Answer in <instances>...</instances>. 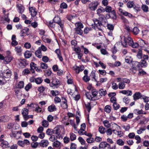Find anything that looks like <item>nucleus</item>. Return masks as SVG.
<instances>
[{"instance_id":"680f3d73","label":"nucleus","mask_w":149,"mask_h":149,"mask_svg":"<svg viewBox=\"0 0 149 149\" xmlns=\"http://www.w3.org/2000/svg\"><path fill=\"white\" fill-rule=\"evenodd\" d=\"M112 8L111 6H107L104 9V12L106 11L107 13H110L111 11Z\"/></svg>"},{"instance_id":"864d4df0","label":"nucleus","mask_w":149,"mask_h":149,"mask_svg":"<svg viewBox=\"0 0 149 149\" xmlns=\"http://www.w3.org/2000/svg\"><path fill=\"white\" fill-rule=\"evenodd\" d=\"M38 146H39V143L37 142H33L31 144V147L34 148H36Z\"/></svg>"},{"instance_id":"79ce46f5","label":"nucleus","mask_w":149,"mask_h":149,"mask_svg":"<svg viewBox=\"0 0 149 149\" xmlns=\"http://www.w3.org/2000/svg\"><path fill=\"white\" fill-rule=\"evenodd\" d=\"M68 5L65 2H62L60 5V8L61 9H66L68 8Z\"/></svg>"},{"instance_id":"5701e85b","label":"nucleus","mask_w":149,"mask_h":149,"mask_svg":"<svg viewBox=\"0 0 149 149\" xmlns=\"http://www.w3.org/2000/svg\"><path fill=\"white\" fill-rule=\"evenodd\" d=\"M128 92H129V94L127 95V96H131L132 95V91L129 90L121 91H120L119 93L126 95L127 94V93Z\"/></svg>"},{"instance_id":"7c9ffc66","label":"nucleus","mask_w":149,"mask_h":149,"mask_svg":"<svg viewBox=\"0 0 149 149\" xmlns=\"http://www.w3.org/2000/svg\"><path fill=\"white\" fill-rule=\"evenodd\" d=\"M99 131L101 134H104L106 132V129L102 126H100L98 129Z\"/></svg>"},{"instance_id":"bb28decb","label":"nucleus","mask_w":149,"mask_h":149,"mask_svg":"<svg viewBox=\"0 0 149 149\" xmlns=\"http://www.w3.org/2000/svg\"><path fill=\"white\" fill-rule=\"evenodd\" d=\"M29 31V29L26 27L21 30V33L22 34L26 33L27 35H28L29 34V33H28Z\"/></svg>"},{"instance_id":"5fc2aeb1","label":"nucleus","mask_w":149,"mask_h":149,"mask_svg":"<svg viewBox=\"0 0 149 149\" xmlns=\"http://www.w3.org/2000/svg\"><path fill=\"white\" fill-rule=\"evenodd\" d=\"M42 125L44 127H47L49 125V123L47 120H44L42 121Z\"/></svg>"},{"instance_id":"72a5a7b5","label":"nucleus","mask_w":149,"mask_h":149,"mask_svg":"<svg viewBox=\"0 0 149 149\" xmlns=\"http://www.w3.org/2000/svg\"><path fill=\"white\" fill-rule=\"evenodd\" d=\"M104 110L107 113H109L111 110V107L109 105H107L105 107Z\"/></svg>"},{"instance_id":"aec40b11","label":"nucleus","mask_w":149,"mask_h":149,"mask_svg":"<svg viewBox=\"0 0 149 149\" xmlns=\"http://www.w3.org/2000/svg\"><path fill=\"white\" fill-rule=\"evenodd\" d=\"M24 55L26 58H28L31 56L32 53L30 51L27 50L24 52Z\"/></svg>"},{"instance_id":"7ed1b4c3","label":"nucleus","mask_w":149,"mask_h":149,"mask_svg":"<svg viewBox=\"0 0 149 149\" xmlns=\"http://www.w3.org/2000/svg\"><path fill=\"white\" fill-rule=\"evenodd\" d=\"M100 3L97 1H94L91 2L88 5L89 9L92 11H95L97 8Z\"/></svg>"},{"instance_id":"f3484780","label":"nucleus","mask_w":149,"mask_h":149,"mask_svg":"<svg viewBox=\"0 0 149 149\" xmlns=\"http://www.w3.org/2000/svg\"><path fill=\"white\" fill-rule=\"evenodd\" d=\"M57 109L54 104H52L49 106L48 108V110L50 112H52L56 110Z\"/></svg>"},{"instance_id":"69168bd1","label":"nucleus","mask_w":149,"mask_h":149,"mask_svg":"<svg viewBox=\"0 0 149 149\" xmlns=\"http://www.w3.org/2000/svg\"><path fill=\"white\" fill-rule=\"evenodd\" d=\"M79 141L82 145H84L85 143V141L84 139L81 137H79L78 139Z\"/></svg>"},{"instance_id":"052dcab7","label":"nucleus","mask_w":149,"mask_h":149,"mask_svg":"<svg viewBox=\"0 0 149 149\" xmlns=\"http://www.w3.org/2000/svg\"><path fill=\"white\" fill-rule=\"evenodd\" d=\"M22 73L24 75H27L30 73V71L28 68H26L23 71Z\"/></svg>"},{"instance_id":"de8ad7c7","label":"nucleus","mask_w":149,"mask_h":149,"mask_svg":"<svg viewBox=\"0 0 149 149\" xmlns=\"http://www.w3.org/2000/svg\"><path fill=\"white\" fill-rule=\"evenodd\" d=\"M113 107L115 110H117L120 107V106L119 104L116 103V102H114L113 104Z\"/></svg>"},{"instance_id":"f03ea898","label":"nucleus","mask_w":149,"mask_h":149,"mask_svg":"<svg viewBox=\"0 0 149 149\" xmlns=\"http://www.w3.org/2000/svg\"><path fill=\"white\" fill-rule=\"evenodd\" d=\"M133 42V40L131 37L129 36L127 38L124 37L123 41L122 42V44L124 47H126L128 45L130 46Z\"/></svg>"},{"instance_id":"393cba45","label":"nucleus","mask_w":149,"mask_h":149,"mask_svg":"<svg viewBox=\"0 0 149 149\" xmlns=\"http://www.w3.org/2000/svg\"><path fill=\"white\" fill-rule=\"evenodd\" d=\"M9 143L8 142L6 141H3L1 143V146L3 148H7L8 147Z\"/></svg>"},{"instance_id":"423d86ee","label":"nucleus","mask_w":149,"mask_h":149,"mask_svg":"<svg viewBox=\"0 0 149 149\" xmlns=\"http://www.w3.org/2000/svg\"><path fill=\"white\" fill-rule=\"evenodd\" d=\"M72 69L76 71L77 74H78L80 72L82 71L84 68V66L82 65H80L79 66H78L75 65L72 67Z\"/></svg>"},{"instance_id":"37998d69","label":"nucleus","mask_w":149,"mask_h":149,"mask_svg":"<svg viewBox=\"0 0 149 149\" xmlns=\"http://www.w3.org/2000/svg\"><path fill=\"white\" fill-rule=\"evenodd\" d=\"M87 142L89 143H93L95 141L94 139L92 137H90L86 139Z\"/></svg>"},{"instance_id":"338daca9","label":"nucleus","mask_w":149,"mask_h":149,"mask_svg":"<svg viewBox=\"0 0 149 149\" xmlns=\"http://www.w3.org/2000/svg\"><path fill=\"white\" fill-rule=\"evenodd\" d=\"M32 84L29 83L25 87V89L26 91H28L32 87Z\"/></svg>"},{"instance_id":"2f4dec72","label":"nucleus","mask_w":149,"mask_h":149,"mask_svg":"<svg viewBox=\"0 0 149 149\" xmlns=\"http://www.w3.org/2000/svg\"><path fill=\"white\" fill-rule=\"evenodd\" d=\"M104 9L102 7H101V8H99L97 10V14L99 16L102 15L100 14L102 13H104Z\"/></svg>"},{"instance_id":"6e6d98bb","label":"nucleus","mask_w":149,"mask_h":149,"mask_svg":"<svg viewBox=\"0 0 149 149\" xmlns=\"http://www.w3.org/2000/svg\"><path fill=\"white\" fill-rule=\"evenodd\" d=\"M130 101V100L129 97L127 96H125L123 99V102L126 104H128L129 102Z\"/></svg>"},{"instance_id":"a211bd4d","label":"nucleus","mask_w":149,"mask_h":149,"mask_svg":"<svg viewBox=\"0 0 149 149\" xmlns=\"http://www.w3.org/2000/svg\"><path fill=\"white\" fill-rule=\"evenodd\" d=\"M35 54L36 56L38 58H40L42 56L41 50L39 48L36 51Z\"/></svg>"},{"instance_id":"e433bc0d","label":"nucleus","mask_w":149,"mask_h":149,"mask_svg":"<svg viewBox=\"0 0 149 149\" xmlns=\"http://www.w3.org/2000/svg\"><path fill=\"white\" fill-rule=\"evenodd\" d=\"M53 21L54 22V23L57 24L61 21L60 18L58 16H55L53 19Z\"/></svg>"},{"instance_id":"8fccbe9b","label":"nucleus","mask_w":149,"mask_h":149,"mask_svg":"<svg viewBox=\"0 0 149 149\" xmlns=\"http://www.w3.org/2000/svg\"><path fill=\"white\" fill-rule=\"evenodd\" d=\"M82 79L84 82H87L90 81V78L88 75H84Z\"/></svg>"},{"instance_id":"49530a36","label":"nucleus","mask_w":149,"mask_h":149,"mask_svg":"<svg viewBox=\"0 0 149 149\" xmlns=\"http://www.w3.org/2000/svg\"><path fill=\"white\" fill-rule=\"evenodd\" d=\"M125 84L123 82H120L118 84V88L120 89H123L125 87Z\"/></svg>"},{"instance_id":"3c124183","label":"nucleus","mask_w":149,"mask_h":149,"mask_svg":"<svg viewBox=\"0 0 149 149\" xmlns=\"http://www.w3.org/2000/svg\"><path fill=\"white\" fill-rule=\"evenodd\" d=\"M24 83L22 81H20L19 82L17 85V88H22L24 87Z\"/></svg>"},{"instance_id":"bf43d9fd","label":"nucleus","mask_w":149,"mask_h":149,"mask_svg":"<svg viewBox=\"0 0 149 149\" xmlns=\"http://www.w3.org/2000/svg\"><path fill=\"white\" fill-rule=\"evenodd\" d=\"M81 49H83L84 51V53L86 54H87L89 53V51L88 49L87 48L85 47L83 45H81Z\"/></svg>"},{"instance_id":"a878e982","label":"nucleus","mask_w":149,"mask_h":149,"mask_svg":"<svg viewBox=\"0 0 149 149\" xmlns=\"http://www.w3.org/2000/svg\"><path fill=\"white\" fill-rule=\"evenodd\" d=\"M103 90L104 89H103L101 88L99 90V92L100 95V96H104L106 95L107 93L106 91L105 90Z\"/></svg>"},{"instance_id":"c85d7f7f","label":"nucleus","mask_w":149,"mask_h":149,"mask_svg":"<svg viewBox=\"0 0 149 149\" xmlns=\"http://www.w3.org/2000/svg\"><path fill=\"white\" fill-rule=\"evenodd\" d=\"M134 5V2L133 1H129L127 2V7L128 8H131L133 7Z\"/></svg>"},{"instance_id":"2eb2a0df","label":"nucleus","mask_w":149,"mask_h":149,"mask_svg":"<svg viewBox=\"0 0 149 149\" xmlns=\"http://www.w3.org/2000/svg\"><path fill=\"white\" fill-rule=\"evenodd\" d=\"M20 60L21 61L19 62V65L21 68H24L27 65V61L25 59Z\"/></svg>"},{"instance_id":"cd10ccee","label":"nucleus","mask_w":149,"mask_h":149,"mask_svg":"<svg viewBox=\"0 0 149 149\" xmlns=\"http://www.w3.org/2000/svg\"><path fill=\"white\" fill-rule=\"evenodd\" d=\"M55 23L54 22L49 21V22H47V25L49 28H54L55 26Z\"/></svg>"},{"instance_id":"a18cd8bd","label":"nucleus","mask_w":149,"mask_h":149,"mask_svg":"<svg viewBox=\"0 0 149 149\" xmlns=\"http://www.w3.org/2000/svg\"><path fill=\"white\" fill-rule=\"evenodd\" d=\"M103 123L104 126L107 128H109L110 126V124L109 123V121L107 120H104L103 122Z\"/></svg>"},{"instance_id":"a19ab883","label":"nucleus","mask_w":149,"mask_h":149,"mask_svg":"<svg viewBox=\"0 0 149 149\" xmlns=\"http://www.w3.org/2000/svg\"><path fill=\"white\" fill-rule=\"evenodd\" d=\"M70 138L71 141H73L76 139V135L73 133H71L70 134Z\"/></svg>"},{"instance_id":"c756f323","label":"nucleus","mask_w":149,"mask_h":149,"mask_svg":"<svg viewBox=\"0 0 149 149\" xmlns=\"http://www.w3.org/2000/svg\"><path fill=\"white\" fill-rule=\"evenodd\" d=\"M125 62L127 63L130 64L132 63V59L131 56H126L125 58Z\"/></svg>"},{"instance_id":"412c9836","label":"nucleus","mask_w":149,"mask_h":149,"mask_svg":"<svg viewBox=\"0 0 149 149\" xmlns=\"http://www.w3.org/2000/svg\"><path fill=\"white\" fill-rule=\"evenodd\" d=\"M139 63H140V66L141 67L145 68L147 67V63L146 60L142 59Z\"/></svg>"},{"instance_id":"39448f33","label":"nucleus","mask_w":149,"mask_h":149,"mask_svg":"<svg viewBox=\"0 0 149 149\" xmlns=\"http://www.w3.org/2000/svg\"><path fill=\"white\" fill-rule=\"evenodd\" d=\"M103 16L102 17H101V21L99 20L97 23V26L96 27L99 29V30L100 31H102L103 29L101 28V26H104V25L102 24V22L104 21L105 23L107 22V20L106 17L102 15Z\"/></svg>"},{"instance_id":"ea45409f","label":"nucleus","mask_w":149,"mask_h":149,"mask_svg":"<svg viewBox=\"0 0 149 149\" xmlns=\"http://www.w3.org/2000/svg\"><path fill=\"white\" fill-rule=\"evenodd\" d=\"M141 8L144 12H146L148 11V7L146 5H143L141 6Z\"/></svg>"},{"instance_id":"c03bdc74","label":"nucleus","mask_w":149,"mask_h":149,"mask_svg":"<svg viewBox=\"0 0 149 149\" xmlns=\"http://www.w3.org/2000/svg\"><path fill=\"white\" fill-rule=\"evenodd\" d=\"M60 143L58 141L56 140L53 142V146L54 147L58 148L60 145Z\"/></svg>"},{"instance_id":"0eeeda50","label":"nucleus","mask_w":149,"mask_h":149,"mask_svg":"<svg viewBox=\"0 0 149 149\" xmlns=\"http://www.w3.org/2000/svg\"><path fill=\"white\" fill-rule=\"evenodd\" d=\"M29 111V110L26 108H24L22 110V113L25 120H27L28 119Z\"/></svg>"},{"instance_id":"09e8293b","label":"nucleus","mask_w":149,"mask_h":149,"mask_svg":"<svg viewBox=\"0 0 149 149\" xmlns=\"http://www.w3.org/2000/svg\"><path fill=\"white\" fill-rule=\"evenodd\" d=\"M42 81L43 80L41 77H38L36 78L35 82L36 84H41Z\"/></svg>"},{"instance_id":"4468645a","label":"nucleus","mask_w":149,"mask_h":149,"mask_svg":"<svg viewBox=\"0 0 149 149\" xmlns=\"http://www.w3.org/2000/svg\"><path fill=\"white\" fill-rule=\"evenodd\" d=\"M30 71L32 74L34 73H35V70H36L37 67L36 64L34 62H31L30 64Z\"/></svg>"},{"instance_id":"e2e57ef3","label":"nucleus","mask_w":149,"mask_h":149,"mask_svg":"<svg viewBox=\"0 0 149 149\" xmlns=\"http://www.w3.org/2000/svg\"><path fill=\"white\" fill-rule=\"evenodd\" d=\"M139 46L141 47H142L143 46H144V44H146L145 41L142 39L140 40L139 41Z\"/></svg>"},{"instance_id":"f8f14e48","label":"nucleus","mask_w":149,"mask_h":149,"mask_svg":"<svg viewBox=\"0 0 149 149\" xmlns=\"http://www.w3.org/2000/svg\"><path fill=\"white\" fill-rule=\"evenodd\" d=\"M11 71L9 70H7L5 71L2 72L3 76L6 78H8L11 76Z\"/></svg>"},{"instance_id":"774afa93","label":"nucleus","mask_w":149,"mask_h":149,"mask_svg":"<svg viewBox=\"0 0 149 149\" xmlns=\"http://www.w3.org/2000/svg\"><path fill=\"white\" fill-rule=\"evenodd\" d=\"M107 29L110 31L113 30L114 26L113 24H107Z\"/></svg>"},{"instance_id":"473e14b6","label":"nucleus","mask_w":149,"mask_h":149,"mask_svg":"<svg viewBox=\"0 0 149 149\" xmlns=\"http://www.w3.org/2000/svg\"><path fill=\"white\" fill-rule=\"evenodd\" d=\"M40 68L43 69H46L48 68L47 64L45 63L41 62L40 63Z\"/></svg>"},{"instance_id":"9d476101","label":"nucleus","mask_w":149,"mask_h":149,"mask_svg":"<svg viewBox=\"0 0 149 149\" xmlns=\"http://www.w3.org/2000/svg\"><path fill=\"white\" fill-rule=\"evenodd\" d=\"M36 8L34 7H31L29 8V10L32 17H34L37 14Z\"/></svg>"},{"instance_id":"ddd939ff","label":"nucleus","mask_w":149,"mask_h":149,"mask_svg":"<svg viewBox=\"0 0 149 149\" xmlns=\"http://www.w3.org/2000/svg\"><path fill=\"white\" fill-rule=\"evenodd\" d=\"M143 95L141 94L140 92H136L133 95V99L134 100H136L140 98H141Z\"/></svg>"},{"instance_id":"58836bf2","label":"nucleus","mask_w":149,"mask_h":149,"mask_svg":"<svg viewBox=\"0 0 149 149\" xmlns=\"http://www.w3.org/2000/svg\"><path fill=\"white\" fill-rule=\"evenodd\" d=\"M38 105V104L32 103L30 104H28L27 107H31L33 111V109H35Z\"/></svg>"},{"instance_id":"4c0bfd02","label":"nucleus","mask_w":149,"mask_h":149,"mask_svg":"<svg viewBox=\"0 0 149 149\" xmlns=\"http://www.w3.org/2000/svg\"><path fill=\"white\" fill-rule=\"evenodd\" d=\"M116 143L118 145L120 146H123L124 144V142L121 139H119L117 140Z\"/></svg>"},{"instance_id":"4d7b16f0","label":"nucleus","mask_w":149,"mask_h":149,"mask_svg":"<svg viewBox=\"0 0 149 149\" xmlns=\"http://www.w3.org/2000/svg\"><path fill=\"white\" fill-rule=\"evenodd\" d=\"M15 51L17 53H19L22 51V49L20 46H17L15 47Z\"/></svg>"},{"instance_id":"c9c22d12","label":"nucleus","mask_w":149,"mask_h":149,"mask_svg":"<svg viewBox=\"0 0 149 149\" xmlns=\"http://www.w3.org/2000/svg\"><path fill=\"white\" fill-rule=\"evenodd\" d=\"M139 31V29L138 28L136 27H134L132 31V32H133V34L135 35H136L138 34Z\"/></svg>"},{"instance_id":"b1692460","label":"nucleus","mask_w":149,"mask_h":149,"mask_svg":"<svg viewBox=\"0 0 149 149\" xmlns=\"http://www.w3.org/2000/svg\"><path fill=\"white\" fill-rule=\"evenodd\" d=\"M60 85V84L58 83L54 84L52 82L49 84L50 87H51L53 89L58 88Z\"/></svg>"},{"instance_id":"1a4fd4ad","label":"nucleus","mask_w":149,"mask_h":149,"mask_svg":"<svg viewBox=\"0 0 149 149\" xmlns=\"http://www.w3.org/2000/svg\"><path fill=\"white\" fill-rule=\"evenodd\" d=\"M61 132V131L59 128L57 127H55L53 130V134H56V135L58 137V138L60 139L61 137L60 134Z\"/></svg>"},{"instance_id":"4be33fe9","label":"nucleus","mask_w":149,"mask_h":149,"mask_svg":"<svg viewBox=\"0 0 149 149\" xmlns=\"http://www.w3.org/2000/svg\"><path fill=\"white\" fill-rule=\"evenodd\" d=\"M76 28L74 29H81L84 27L83 24L80 22H78L75 24Z\"/></svg>"},{"instance_id":"dca6fc26","label":"nucleus","mask_w":149,"mask_h":149,"mask_svg":"<svg viewBox=\"0 0 149 149\" xmlns=\"http://www.w3.org/2000/svg\"><path fill=\"white\" fill-rule=\"evenodd\" d=\"M16 7L18 8L19 13L22 14L24 12V7L21 4H17Z\"/></svg>"},{"instance_id":"6ab92c4d","label":"nucleus","mask_w":149,"mask_h":149,"mask_svg":"<svg viewBox=\"0 0 149 149\" xmlns=\"http://www.w3.org/2000/svg\"><path fill=\"white\" fill-rule=\"evenodd\" d=\"M74 34L82 36L83 34V31L81 29H74Z\"/></svg>"},{"instance_id":"20e7f679","label":"nucleus","mask_w":149,"mask_h":149,"mask_svg":"<svg viewBox=\"0 0 149 149\" xmlns=\"http://www.w3.org/2000/svg\"><path fill=\"white\" fill-rule=\"evenodd\" d=\"M99 149H110V145L105 141L101 142L99 145Z\"/></svg>"},{"instance_id":"6e6552de","label":"nucleus","mask_w":149,"mask_h":149,"mask_svg":"<svg viewBox=\"0 0 149 149\" xmlns=\"http://www.w3.org/2000/svg\"><path fill=\"white\" fill-rule=\"evenodd\" d=\"M132 64V67L133 68L134 70L136 71L139 69L140 66V63L136 61H133Z\"/></svg>"},{"instance_id":"9b49d317","label":"nucleus","mask_w":149,"mask_h":149,"mask_svg":"<svg viewBox=\"0 0 149 149\" xmlns=\"http://www.w3.org/2000/svg\"><path fill=\"white\" fill-rule=\"evenodd\" d=\"M39 146L41 147L44 148L47 147L49 144V142L47 140L43 139L39 143Z\"/></svg>"},{"instance_id":"13d9d810","label":"nucleus","mask_w":149,"mask_h":149,"mask_svg":"<svg viewBox=\"0 0 149 149\" xmlns=\"http://www.w3.org/2000/svg\"><path fill=\"white\" fill-rule=\"evenodd\" d=\"M111 13V15L112 16V18L116 19V12L114 10H113L110 12Z\"/></svg>"},{"instance_id":"603ef678","label":"nucleus","mask_w":149,"mask_h":149,"mask_svg":"<svg viewBox=\"0 0 149 149\" xmlns=\"http://www.w3.org/2000/svg\"><path fill=\"white\" fill-rule=\"evenodd\" d=\"M58 138V137L56 135H52L49 138V140L52 141H54Z\"/></svg>"},{"instance_id":"f704fd0d","label":"nucleus","mask_w":149,"mask_h":149,"mask_svg":"<svg viewBox=\"0 0 149 149\" xmlns=\"http://www.w3.org/2000/svg\"><path fill=\"white\" fill-rule=\"evenodd\" d=\"M134 113L137 115L143 114V111L142 109L139 110V109H135L134 110Z\"/></svg>"},{"instance_id":"f257e3e1","label":"nucleus","mask_w":149,"mask_h":149,"mask_svg":"<svg viewBox=\"0 0 149 149\" xmlns=\"http://www.w3.org/2000/svg\"><path fill=\"white\" fill-rule=\"evenodd\" d=\"M98 91L95 89H92L91 93L90 92L86 93L85 95L87 98L91 101H94L99 100L100 98L98 97L97 95Z\"/></svg>"},{"instance_id":"0e129e2a","label":"nucleus","mask_w":149,"mask_h":149,"mask_svg":"<svg viewBox=\"0 0 149 149\" xmlns=\"http://www.w3.org/2000/svg\"><path fill=\"white\" fill-rule=\"evenodd\" d=\"M91 102H88L87 104H85L86 108L87 109V111L89 112L91 109Z\"/></svg>"}]
</instances>
